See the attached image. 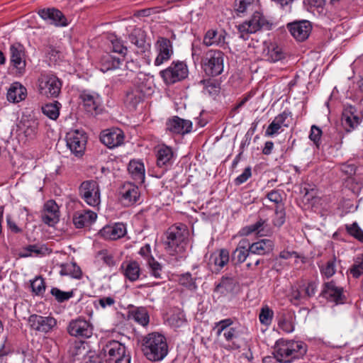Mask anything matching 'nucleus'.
<instances>
[{
	"label": "nucleus",
	"instance_id": "obj_42",
	"mask_svg": "<svg viewBox=\"0 0 363 363\" xmlns=\"http://www.w3.org/2000/svg\"><path fill=\"white\" fill-rule=\"evenodd\" d=\"M60 274L79 279L82 276V271L75 263L69 262L62 265Z\"/></svg>",
	"mask_w": 363,
	"mask_h": 363
},
{
	"label": "nucleus",
	"instance_id": "obj_57",
	"mask_svg": "<svg viewBox=\"0 0 363 363\" xmlns=\"http://www.w3.org/2000/svg\"><path fill=\"white\" fill-rule=\"evenodd\" d=\"M285 222V211L284 206H277L275 209V218L273 220L275 226L280 227Z\"/></svg>",
	"mask_w": 363,
	"mask_h": 363
},
{
	"label": "nucleus",
	"instance_id": "obj_56",
	"mask_svg": "<svg viewBox=\"0 0 363 363\" xmlns=\"http://www.w3.org/2000/svg\"><path fill=\"white\" fill-rule=\"evenodd\" d=\"M30 287L33 293L35 295H42L45 291V284L41 277H37L30 283Z\"/></svg>",
	"mask_w": 363,
	"mask_h": 363
},
{
	"label": "nucleus",
	"instance_id": "obj_26",
	"mask_svg": "<svg viewBox=\"0 0 363 363\" xmlns=\"http://www.w3.org/2000/svg\"><path fill=\"white\" fill-rule=\"evenodd\" d=\"M160 76L168 84L179 82L182 78V63L172 62L169 67L160 72Z\"/></svg>",
	"mask_w": 363,
	"mask_h": 363
},
{
	"label": "nucleus",
	"instance_id": "obj_29",
	"mask_svg": "<svg viewBox=\"0 0 363 363\" xmlns=\"http://www.w3.org/2000/svg\"><path fill=\"white\" fill-rule=\"evenodd\" d=\"M317 289L315 282L310 281L306 284H303L296 290L292 291V298L298 301H303L315 295Z\"/></svg>",
	"mask_w": 363,
	"mask_h": 363
},
{
	"label": "nucleus",
	"instance_id": "obj_44",
	"mask_svg": "<svg viewBox=\"0 0 363 363\" xmlns=\"http://www.w3.org/2000/svg\"><path fill=\"white\" fill-rule=\"evenodd\" d=\"M200 83L203 84V93L209 96H216L220 91V85L215 79H208L201 80Z\"/></svg>",
	"mask_w": 363,
	"mask_h": 363
},
{
	"label": "nucleus",
	"instance_id": "obj_52",
	"mask_svg": "<svg viewBox=\"0 0 363 363\" xmlns=\"http://www.w3.org/2000/svg\"><path fill=\"white\" fill-rule=\"evenodd\" d=\"M354 278H359L363 274V254L359 255L354 260V264L350 269Z\"/></svg>",
	"mask_w": 363,
	"mask_h": 363
},
{
	"label": "nucleus",
	"instance_id": "obj_21",
	"mask_svg": "<svg viewBox=\"0 0 363 363\" xmlns=\"http://www.w3.org/2000/svg\"><path fill=\"white\" fill-rule=\"evenodd\" d=\"M341 121L345 130L351 132L359 125L361 119L357 113L356 108L352 106H348L343 110Z\"/></svg>",
	"mask_w": 363,
	"mask_h": 363
},
{
	"label": "nucleus",
	"instance_id": "obj_17",
	"mask_svg": "<svg viewBox=\"0 0 363 363\" xmlns=\"http://www.w3.org/2000/svg\"><path fill=\"white\" fill-rule=\"evenodd\" d=\"M228 33L225 30L210 29L204 35L203 43L207 47L218 46L225 48L227 45L225 41Z\"/></svg>",
	"mask_w": 363,
	"mask_h": 363
},
{
	"label": "nucleus",
	"instance_id": "obj_50",
	"mask_svg": "<svg viewBox=\"0 0 363 363\" xmlns=\"http://www.w3.org/2000/svg\"><path fill=\"white\" fill-rule=\"evenodd\" d=\"M109 41L111 43L109 48L111 51L121 55L125 54L127 48L124 46L122 40L118 39L116 36L111 35L109 37Z\"/></svg>",
	"mask_w": 363,
	"mask_h": 363
},
{
	"label": "nucleus",
	"instance_id": "obj_48",
	"mask_svg": "<svg viewBox=\"0 0 363 363\" xmlns=\"http://www.w3.org/2000/svg\"><path fill=\"white\" fill-rule=\"evenodd\" d=\"M321 274L327 279L333 277L336 272V258L333 257L325 265L320 267Z\"/></svg>",
	"mask_w": 363,
	"mask_h": 363
},
{
	"label": "nucleus",
	"instance_id": "obj_28",
	"mask_svg": "<svg viewBox=\"0 0 363 363\" xmlns=\"http://www.w3.org/2000/svg\"><path fill=\"white\" fill-rule=\"evenodd\" d=\"M130 42L138 48V52L144 53L150 45L146 42V35L144 30L140 28L134 29L128 35Z\"/></svg>",
	"mask_w": 363,
	"mask_h": 363
},
{
	"label": "nucleus",
	"instance_id": "obj_64",
	"mask_svg": "<svg viewBox=\"0 0 363 363\" xmlns=\"http://www.w3.org/2000/svg\"><path fill=\"white\" fill-rule=\"evenodd\" d=\"M281 128V127L273 120L267 127L264 135L265 136L269 137L274 136V135L279 133V130Z\"/></svg>",
	"mask_w": 363,
	"mask_h": 363
},
{
	"label": "nucleus",
	"instance_id": "obj_15",
	"mask_svg": "<svg viewBox=\"0 0 363 363\" xmlns=\"http://www.w3.org/2000/svg\"><path fill=\"white\" fill-rule=\"evenodd\" d=\"M321 296L328 301L334 302L336 304L343 303L345 296L343 294V289L336 286L333 281L326 282L323 284Z\"/></svg>",
	"mask_w": 363,
	"mask_h": 363
},
{
	"label": "nucleus",
	"instance_id": "obj_43",
	"mask_svg": "<svg viewBox=\"0 0 363 363\" xmlns=\"http://www.w3.org/2000/svg\"><path fill=\"white\" fill-rule=\"evenodd\" d=\"M266 56L267 60L272 62H276L284 59L285 54L281 48L275 45H271L268 47Z\"/></svg>",
	"mask_w": 363,
	"mask_h": 363
},
{
	"label": "nucleus",
	"instance_id": "obj_23",
	"mask_svg": "<svg viewBox=\"0 0 363 363\" xmlns=\"http://www.w3.org/2000/svg\"><path fill=\"white\" fill-rule=\"evenodd\" d=\"M100 140L108 147L113 148L123 143L124 135L120 129L106 130L101 133Z\"/></svg>",
	"mask_w": 363,
	"mask_h": 363
},
{
	"label": "nucleus",
	"instance_id": "obj_39",
	"mask_svg": "<svg viewBox=\"0 0 363 363\" xmlns=\"http://www.w3.org/2000/svg\"><path fill=\"white\" fill-rule=\"evenodd\" d=\"M237 282L233 277H223L220 282L216 284L214 292L225 296L233 292L235 289Z\"/></svg>",
	"mask_w": 363,
	"mask_h": 363
},
{
	"label": "nucleus",
	"instance_id": "obj_60",
	"mask_svg": "<svg viewBox=\"0 0 363 363\" xmlns=\"http://www.w3.org/2000/svg\"><path fill=\"white\" fill-rule=\"evenodd\" d=\"M321 135H322L321 129L319 127H318L315 125H313L311 128L309 138L311 141H313L314 143V144H315L316 146L319 145V142L320 140Z\"/></svg>",
	"mask_w": 363,
	"mask_h": 363
},
{
	"label": "nucleus",
	"instance_id": "obj_47",
	"mask_svg": "<svg viewBox=\"0 0 363 363\" xmlns=\"http://www.w3.org/2000/svg\"><path fill=\"white\" fill-rule=\"evenodd\" d=\"M167 130L173 134H179L182 132V118L178 116H172L166 122Z\"/></svg>",
	"mask_w": 363,
	"mask_h": 363
},
{
	"label": "nucleus",
	"instance_id": "obj_61",
	"mask_svg": "<svg viewBox=\"0 0 363 363\" xmlns=\"http://www.w3.org/2000/svg\"><path fill=\"white\" fill-rule=\"evenodd\" d=\"M81 363H104V361L100 355L90 352L84 357Z\"/></svg>",
	"mask_w": 363,
	"mask_h": 363
},
{
	"label": "nucleus",
	"instance_id": "obj_10",
	"mask_svg": "<svg viewBox=\"0 0 363 363\" xmlns=\"http://www.w3.org/2000/svg\"><path fill=\"white\" fill-rule=\"evenodd\" d=\"M10 64L15 69L17 76H22L26 72V55L23 45L19 43L11 45L9 48Z\"/></svg>",
	"mask_w": 363,
	"mask_h": 363
},
{
	"label": "nucleus",
	"instance_id": "obj_55",
	"mask_svg": "<svg viewBox=\"0 0 363 363\" xmlns=\"http://www.w3.org/2000/svg\"><path fill=\"white\" fill-rule=\"evenodd\" d=\"M345 228L351 236L363 243V230L358 225L357 223L354 222L351 225H346Z\"/></svg>",
	"mask_w": 363,
	"mask_h": 363
},
{
	"label": "nucleus",
	"instance_id": "obj_35",
	"mask_svg": "<svg viewBox=\"0 0 363 363\" xmlns=\"http://www.w3.org/2000/svg\"><path fill=\"white\" fill-rule=\"evenodd\" d=\"M248 245L249 242L247 239L241 240L232 253V262H235V264L244 262L250 253Z\"/></svg>",
	"mask_w": 363,
	"mask_h": 363
},
{
	"label": "nucleus",
	"instance_id": "obj_63",
	"mask_svg": "<svg viewBox=\"0 0 363 363\" xmlns=\"http://www.w3.org/2000/svg\"><path fill=\"white\" fill-rule=\"evenodd\" d=\"M279 328L286 333H291L294 330V325L291 319H280L279 321Z\"/></svg>",
	"mask_w": 363,
	"mask_h": 363
},
{
	"label": "nucleus",
	"instance_id": "obj_62",
	"mask_svg": "<svg viewBox=\"0 0 363 363\" xmlns=\"http://www.w3.org/2000/svg\"><path fill=\"white\" fill-rule=\"evenodd\" d=\"M252 176L251 168L246 167L243 172L235 179V185H240L245 182Z\"/></svg>",
	"mask_w": 363,
	"mask_h": 363
},
{
	"label": "nucleus",
	"instance_id": "obj_41",
	"mask_svg": "<svg viewBox=\"0 0 363 363\" xmlns=\"http://www.w3.org/2000/svg\"><path fill=\"white\" fill-rule=\"evenodd\" d=\"M38 129V123L36 121L31 120L24 122L21 130L27 140H33L35 138Z\"/></svg>",
	"mask_w": 363,
	"mask_h": 363
},
{
	"label": "nucleus",
	"instance_id": "obj_18",
	"mask_svg": "<svg viewBox=\"0 0 363 363\" xmlns=\"http://www.w3.org/2000/svg\"><path fill=\"white\" fill-rule=\"evenodd\" d=\"M157 56L155 60V66H160L169 60L172 53V43L167 38L160 37L155 44Z\"/></svg>",
	"mask_w": 363,
	"mask_h": 363
},
{
	"label": "nucleus",
	"instance_id": "obj_6",
	"mask_svg": "<svg viewBox=\"0 0 363 363\" xmlns=\"http://www.w3.org/2000/svg\"><path fill=\"white\" fill-rule=\"evenodd\" d=\"M62 82L51 72H43L38 78V88L41 95L57 98L61 91Z\"/></svg>",
	"mask_w": 363,
	"mask_h": 363
},
{
	"label": "nucleus",
	"instance_id": "obj_22",
	"mask_svg": "<svg viewBox=\"0 0 363 363\" xmlns=\"http://www.w3.org/2000/svg\"><path fill=\"white\" fill-rule=\"evenodd\" d=\"M252 233H256L259 237H264L272 235L273 230L266 220L259 218L256 223L247 225L241 230V233L244 235H248Z\"/></svg>",
	"mask_w": 363,
	"mask_h": 363
},
{
	"label": "nucleus",
	"instance_id": "obj_54",
	"mask_svg": "<svg viewBox=\"0 0 363 363\" xmlns=\"http://www.w3.org/2000/svg\"><path fill=\"white\" fill-rule=\"evenodd\" d=\"M128 309L127 318H149L147 311L145 307L130 306Z\"/></svg>",
	"mask_w": 363,
	"mask_h": 363
},
{
	"label": "nucleus",
	"instance_id": "obj_9",
	"mask_svg": "<svg viewBox=\"0 0 363 363\" xmlns=\"http://www.w3.org/2000/svg\"><path fill=\"white\" fill-rule=\"evenodd\" d=\"M164 245L166 252L170 255H175L182 252L181 224L172 225L167 230Z\"/></svg>",
	"mask_w": 363,
	"mask_h": 363
},
{
	"label": "nucleus",
	"instance_id": "obj_51",
	"mask_svg": "<svg viewBox=\"0 0 363 363\" xmlns=\"http://www.w3.org/2000/svg\"><path fill=\"white\" fill-rule=\"evenodd\" d=\"M229 252L226 249H221L219 254L214 258V264L218 267V269L223 268L229 262Z\"/></svg>",
	"mask_w": 363,
	"mask_h": 363
},
{
	"label": "nucleus",
	"instance_id": "obj_59",
	"mask_svg": "<svg viewBox=\"0 0 363 363\" xmlns=\"http://www.w3.org/2000/svg\"><path fill=\"white\" fill-rule=\"evenodd\" d=\"M281 190H272L267 194V198L277 206H283V197Z\"/></svg>",
	"mask_w": 363,
	"mask_h": 363
},
{
	"label": "nucleus",
	"instance_id": "obj_33",
	"mask_svg": "<svg viewBox=\"0 0 363 363\" xmlns=\"http://www.w3.org/2000/svg\"><path fill=\"white\" fill-rule=\"evenodd\" d=\"M26 95V89L21 83L14 82L7 91V99L12 103H18L24 100Z\"/></svg>",
	"mask_w": 363,
	"mask_h": 363
},
{
	"label": "nucleus",
	"instance_id": "obj_49",
	"mask_svg": "<svg viewBox=\"0 0 363 363\" xmlns=\"http://www.w3.org/2000/svg\"><path fill=\"white\" fill-rule=\"evenodd\" d=\"M50 294L55 297V299L59 303H63L68 301L74 296V291H63L57 287H53L50 290Z\"/></svg>",
	"mask_w": 363,
	"mask_h": 363
},
{
	"label": "nucleus",
	"instance_id": "obj_16",
	"mask_svg": "<svg viewBox=\"0 0 363 363\" xmlns=\"http://www.w3.org/2000/svg\"><path fill=\"white\" fill-rule=\"evenodd\" d=\"M127 233L126 225L123 223H114L105 225L100 230L99 235L105 240H116Z\"/></svg>",
	"mask_w": 363,
	"mask_h": 363
},
{
	"label": "nucleus",
	"instance_id": "obj_37",
	"mask_svg": "<svg viewBox=\"0 0 363 363\" xmlns=\"http://www.w3.org/2000/svg\"><path fill=\"white\" fill-rule=\"evenodd\" d=\"M128 170L135 182L143 184L145 181V167L139 160H131L129 162Z\"/></svg>",
	"mask_w": 363,
	"mask_h": 363
},
{
	"label": "nucleus",
	"instance_id": "obj_14",
	"mask_svg": "<svg viewBox=\"0 0 363 363\" xmlns=\"http://www.w3.org/2000/svg\"><path fill=\"white\" fill-rule=\"evenodd\" d=\"M68 332L72 336L89 337L93 333L92 325L86 319H73L69 324Z\"/></svg>",
	"mask_w": 363,
	"mask_h": 363
},
{
	"label": "nucleus",
	"instance_id": "obj_30",
	"mask_svg": "<svg viewBox=\"0 0 363 363\" xmlns=\"http://www.w3.org/2000/svg\"><path fill=\"white\" fill-rule=\"evenodd\" d=\"M97 218V214L90 210L77 211L73 216V223L77 228H82L86 225L94 223Z\"/></svg>",
	"mask_w": 363,
	"mask_h": 363
},
{
	"label": "nucleus",
	"instance_id": "obj_1",
	"mask_svg": "<svg viewBox=\"0 0 363 363\" xmlns=\"http://www.w3.org/2000/svg\"><path fill=\"white\" fill-rule=\"evenodd\" d=\"M306 352L307 346L303 342L281 338L276 341L273 354L280 363H291L303 357Z\"/></svg>",
	"mask_w": 363,
	"mask_h": 363
},
{
	"label": "nucleus",
	"instance_id": "obj_40",
	"mask_svg": "<svg viewBox=\"0 0 363 363\" xmlns=\"http://www.w3.org/2000/svg\"><path fill=\"white\" fill-rule=\"evenodd\" d=\"M122 58L116 57L109 54L104 55L100 61L101 70L103 72L109 70L116 69L120 67L122 62Z\"/></svg>",
	"mask_w": 363,
	"mask_h": 363
},
{
	"label": "nucleus",
	"instance_id": "obj_8",
	"mask_svg": "<svg viewBox=\"0 0 363 363\" xmlns=\"http://www.w3.org/2000/svg\"><path fill=\"white\" fill-rule=\"evenodd\" d=\"M79 193L81 198L89 206L96 207L100 204V188L96 181L87 180L83 182L79 186Z\"/></svg>",
	"mask_w": 363,
	"mask_h": 363
},
{
	"label": "nucleus",
	"instance_id": "obj_58",
	"mask_svg": "<svg viewBox=\"0 0 363 363\" xmlns=\"http://www.w3.org/2000/svg\"><path fill=\"white\" fill-rule=\"evenodd\" d=\"M291 113L289 111H284L280 114L277 115L274 121L277 122L281 128L285 127L288 128L289 126V123L288 119L291 118Z\"/></svg>",
	"mask_w": 363,
	"mask_h": 363
},
{
	"label": "nucleus",
	"instance_id": "obj_12",
	"mask_svg": "<svg viewBox=\"0 0 363 363\" xmlns=\"http://www.w3.org/2000/svg\"><path fill=\"white\" fill-rule=\"evenodd\" d=\"M138 254L146 262V265L149 269L150 274L156 279L161 278L162 266L152 256L150 245L146 244L143 246L140 249Z\"/></svg>",
	"mask_w": 363,
	"mask_h": 363
},
{
	"label": "nucleus",
	"instance_id": "obj_45",
	"mask_svg": "<svg viewBox=\"0 0 363 363\" xmlns=\"http://www.w3.org/2000/svg\"><path fill=\"white\" fill-rule=\"evenodd\" d=\"M60 106L61 104L59 102L55 101L54 103L45 104L42 107V111L50 119L56 120L60 114Z\"/></svg>",
	"mask_w": 363,
	"mask_h": 363
},
{
	"label": "nucleus",
	"instance_id": "obj_25",
	"mask_svg": "<svg viewBox=\"0 0 363 363\" xmlns=\"http://www.w3.org/2000/svg\"><path fill=\"white\" fill-rule=\"evenodd\" d=\"M123 275L131 282L138 281L142 274L140 264L135 260H130L123 262L121 266Z\"/></svg>",
	"mask_w": 363,
	"mask_h": 363
},
{
	"label": "nucleus",
	"instance_id": "obj_24",
	"mask_svg": "<svg viewBox=\"0 0 363 363\" xmlns=\"http://www.w3.org/2000/svg\"><path fill=\"white\" fill-rule=\"evenodd\" d=\"M60 212L57 204L53 200L48 201L44 205L42 220L50 226H53L59 221Z\"/></svg>",
	"mask_w": 363,
	"mask_h": 363
},
{
	"label": "nucleus",
	"instance_id": "obj_46",
	"mask_svg": "<svg viewBox=\"0 0 363 363\" xmlns=\"http://www.w3.org/2000/svg\"><path fill=\"white\" fill-rule=\"evenodd\" d=\"M86 352L85 342L81 340H73L69 342V354L73 357H77Z\"/></svg>",
	"mask_w": 363,
	"mask_h": 363
},
{
	"label": "nucleus",
	"instance_id": "obj_4",
	"mask_svg": "<svg viewBox=\"0 0 363 363\" xmlns=\"http://www.w3.org/2000/svg\"><path fill=\"white\" fill-rule=\"evenodd\" d=\"M101 345V354L106 363H130V357L126 354L125 345L119 341L108 340Z\"/></svg>",
	"mask_w": 363,
	"mask_h": 363
},
{
	"label": "nucleus",
	"instance_id": "obj_38",
	"mask_svg": "<svg viewBox=\"0 0 363 363\" xmlns=\"http://www.w3.org/2000/svg\"><path fill=\"white\" fill-rule=\"evenodd\" d=\"M81 99L86 111L91 113L97 110L101 102V98L98 94L86 91L81 94Z\"/></svg>",
	"mask_w": 363,
	"mask_h": 363
},
{
	"label": "nucleus",
	"instance_id": "obj_7",
	"mask_svg": "<svg viewBox=\"0 0 363 363\" xmlns=\"http://www.w3.org/2000/svg\"><path fill=\"white\" fill-rule=\"evenodd\" d=\"M224 54L220 50H210L202 60V67L208 76L216 77L223 71Z\"/></svg>",
	"mask_w": 363,
	"mask_h": 363
},
{
	"label": "nucleus",
	"instance_id": "obj_53",
	"mask_svg": "<svg viewBox=\"0 0 363 363\" xmlns=\"http://www.w3.org/2000/svg\"><path fill=\"white\" fill-rule=\"evenodd\" d=\"M96 259L99 261H102L105 264L109 267H112L116 264L113 255L107 250L99 251L96 254Z\"/></svg>",
	"mask_w": 363,
	"mask_h": 363
},
{
	"label": "nucleus",
	"instance_id": "obj_13",
	"mask_svg": "<svg viewBox=\"0 0 363 363\" xmlns=\"http://www.w3.org/2000/svg\"><path fill=\"white\" fill-rule=\"evenodd\" d=\"M120 199L125 206H132L139 201L140 192L138 186L128 182L125 183L119 191Z\"/></svg>",
	"mask_w": 363,
	"mask_h": 363
},
{
	"label": "nucleus",
	"instance_id": "obj_11",
	"mask_svg": "<svg viewBox=\"0 0 363 363\" xmlns=\"http://www.w3.org/2000/svg\"><path fill=\"white\" fill-rule=\"evenodd\" d=\"M87 137L82 130H74L67 133V146L76 157H82L84 152Z\"/></svg>",
	"mask_w": 363,
	"mask_h": 363
},
{
	"label": "nucleus",
	"instance_id": "obj_5",
	"mask_svg": "<svg viewBox=\"0 0 363 363\" xmlns=\"http://www.w3.org/2000/svg\"><path fill=\"white\" fill-rule=\"evenodd\" d=\"M272 23L263 15L259 10L252 13L251 18L238 26L240 38H248V35L255 33L260 30H271Z\"/></svg>",
	"mask_w": 363,
	"mask_h": 363
},
{
	"label": "nucleus",
	"instance_id": "obj_36",
	"mask_svg": "<svg viewBox=\"0 0 363 363\" xmlns=\"http://www.w3.org/2000/svg\"><path fill=\"white\" fill-rule=\"evenodd\" d=\"M28 325L33 330L48 333L57 324L56 319H28Z\"/></svg>",
	"mask_w": 363,
	"mask_h": 363
},
{
	"label": "nucleus",
	"instance_id": "obj_19",
	"mask_svg": "<svg viewBox=\"0 0 363 363\" xmlns=\"http://www.w3.org/2000/svg\"><path fill=\"white\" fill-rule=\"evenodd\" d=\"M39 16L49 24L56 26H66L68 21L64 14L58 9H43L38 11Z\"/></svg>",
	"mask_w": 363,
	"mask_h": 363
},
{
	"label": "nucleus",
	"instance_id": "obj_31",
	"mask_svg": "<svg viewBox=\"0 0 363 363\" xmlns=\"http://www.w3.org/2000/svg\"><path fill=\"white\" fill-rule=\"evenodd\" d=\"M250 253L259 255L269 254L274 249V242L269 239H262L252 244L249 243Z\"/></svg>",
	"mask_w": 363,
	"mask_h": 363
},
{
	"label": "nucleus",
	"instance_id": "obj_2",
	"mask_svg": "<svg viewBox=\"0 0 363 363\" xmlns=\"http://www.w3.org/2000/svg\"><path fill=\"white\" fill-rule=\"evenodd\" d=\"M242 327L232 319H222L216 323L213 330L218 336L223 335L228 343L225 346L227 350L240 349L245 343L241 337L242 333Z\"/></svg>",
	"mask_w": 363,
	"mask_h": 363
},
{
	"label": "nucleus",
	"instance_id": "obj_32",
	"mask_svg": "<svg viewBox=\"0 0 363 363\" xmlns=\"http://www.w3.org/2000/svg\"><path fill=\"white\" fill-rule=\"evenodd\" d=\"M143 97L144 94L141 89L139 87H133L126 92L124 104L128 108L135 110Z\"/></svg>",
	"mask_w": 363,
	"mask_h": 363
},
{
	"label": "nucleus",
	"instance_id": "obj_20",
	"mask_svg": "<svg viewBox=\"0 0 363 363\" xmlns=\"http://www.w3.org/2000/svg\"><path fill=\"white\" fill-rule=\"evenodd\" d=\"M287 27L291 34L298 41L306 40L312 30V26L308 21L290 23Z\"/></svg>",
	"mask_w": 363,
	"mask_h": 363
},
{
	"label": "nucleus",
	"instance_id": "obj_34",
	"mask_svg": "<svg viewBox=\"0 0 363 363\" xmlns=\"http://www.w3.org/2000/svg\"><path fill=\"white\" fill-rule=\"evenodd\" d=\"M174 152L171 147L162 145H159L157 150V164L160 167L168 166L172 164Z\"/></svg>",
	"mask_w": 363,
	"mask_h": 363
},
{
	"label": "nucleus",
	"instance_id": "obj_3",
	"mask_svg": "<svg viewBox=\"0 0 363 363\" xmlns=\"http://www.w3.org/2000/svg\"><path fill=\"white\" fill-rule=\"evenodd\" d=\"M142 350L144 355L150 361L163 359L168 352L164 336L157 333L148 334L143 340Z\"/></svg>",
	"mask_w": 363,
	"mask_h": 363
},
{
	"label": "nucleus",
	"instance_id": "obj_27",
	"mask_svg": "<svg viewBox=\"0 0 363 363\" xmlns=\"http://www.w3.org/2000/svg\"><path fill=\"white\" fill-rule=\"evenodd\" d=\"M256 10H260L259 0H235L234 2V11L238 16H245Z\"/></svg>",
	"mask_w": 363,
	"mask_h": 363
}]
</instances>
